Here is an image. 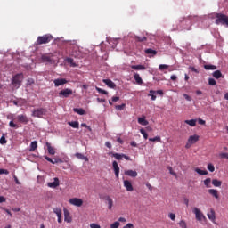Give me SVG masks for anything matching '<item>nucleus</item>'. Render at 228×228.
Instances as JSON below:
<instances>
[{"instance_id":"56","label":"nucleus","mask_w":228,"mask_h":228,"mask_svg":"<svg viewBox=\"0 0 228 228\" xmlns=\"http://www.w3.org/2000/svg\"><path fill=\"white\" fill-rule=\"evenodd\" d=\"M198 123L200 124V126H206V121L202 118H199Z\"/></svg>"},{"instance_id":"18","label":"nucleus","mask_w":228,"mask_h":228,"mask_svg":"<svg viewBox=\"0 0 228 228\" xmlns=\"http://www.w3.org/2000/svg\"><path fill=\"white\" fill-rule=\"evenodd\" d=\"M125 175H128V177H138V172L129 169L125 171Z\"/></svg>"},{"instance_id":"12","label":"nucleus","mask_w":228,"mask_h":228,"mask_svg":"<svg viewBox=\"0 0 228 228\" xmlns=\"http://www.w3.org/2000/svg\"><path fill=\"white\" fill-rule=\"evenodd\" d=\"M207 216L208 219H210L211 222H213V224H216V222H215V220H216V216L213 208H211L209 213L207 214Z\"/></svg>"},{"instance_id":"48","label":"nucleus","mask_w":228,"mask_h":228,"mask_svg":"<svg viewBox=\"0 0 228 228\" xmlns=\"http://www.w3.org/2000/svg\"><path fill=\"white\" fill-rule=\"evenodd\" d=\"M149 142H161V137L160 136H156L154 138H150Z\"/></svg>"},{"instance_id":"27","label":"nucleus","mask_w":228,"mask_h":228,"mask_svg":"<svg viewBox=\"0 0 228 228\" xmlns=\"http://www.w3.org/2000/svg\"><path fill=\"white\" fill-rule=\"evenodd\" d=\"M185 124H188V126H191V127H195L197 126V119H190V120H185Z\"/></svg>"},{"instance_id":"5","label":"nucleus","mask_w":228,"mask_h":228,"mask_svg":"<svg viewBox=\"0 0 228 228\" xmlns=\"http://www.w3.org/2000/svg\"><path fill=\"white\" fill-rule=\"evenodd\" d=\"M192 213L195 214L196 220H198V222H202V220H206V216H204V214L202 213V211H200V209L194 208L192 209Z\"/></svg>"},{"instance_id":"24","label":"nucleus","mask_w":228,"mask_h":228,"mask_svg":"<svg viewBox=\"0 0 228 228\" xmlns=\"http://www.w3.org/2000/svg\"><path fill=\"white\" fill-rule=\"evenodd\" d=\"M131 69H133V70H146L147 68L142 64H139V65H132Z\"/></svg>"},{"instance_id":"40","label":"nucleus","mask_w":228,"mask_h":228,"mask_svg":"<svg viewBox=\"0 0 228 228\" xmlns=\"http://www.w3.org/2000/svg\"><path fill=\"white\" fill-rule=\"evenodd\" d=\"M95 90H97V92L99 93V94H102V95H108V91H106V90H103V89H102V88H100V87H95Z\"/></svg>"},{"instance_id":"58","label":"nucleus","mask_w":228,"mask_h":228,"mask_svg":"<svg viewBox=\"0 0 228 228\" xmlns=\"http://www.w3.org/2000/svg\"><path fill=\"white\" fill-rule=\"evenodd\" d=\"M168 217L170 218V220H173V222H174L175 220V214L170 213Z\"/></svg>"},{"instance_id":"51","label":"nucleus","mask_w":228,"mask_h":228,"mask_svg":"<svg viewBox=\"0 0 228 228\" xmlns=\"http://www.w3.org/2000/svg\"><path fill=\"white\" fill-rule=\"evenodd\" d=\"M159 70H165V69H168V65L167 64H160L159 66Z\"/></svg>"},{"instance_id":"35","label":"nucleus","mask_w":228,"mask_h":228,"mask_svg":"<svg viewBox=\"0 0 228 228\" xmlns=\"http://www.w3.org/2000/svg\"><path fill=\"white\" fill-rule=\"evenodd\" d=\"M42 60L46 63H51L53 61V59H51V56L49 55H43Z\"/></svg>"},{"instance_id":"15","label":"nucleus","mask_w":228,"mask_h":228,"mask_svg":"<svg viewBox=\"0 0 228 228\" xmlns=\"http://www.w3.org/2000/svg\"><path fill=\"white\" fill-rule=\"evenodd\" d=\"M53 213H55V215L57 216L58 223L61 224V222H62V220H61V215H62L61 209L58 208H53Z\"/></svg>"},{"instance_id":"50","label":"nucleus","mask_w":228,"mask_h":228,"mask_svg":"<svg viewBox=\"0 0 228 228\" xmlns=\"http://www.w3.org/2000/svg\"><path fill=\"white\" fill-rule=\"evenodd\" d=\"M10 127H13L14 129H19V126L17 124H14L13 121L9 122Z\"/></svg>"},{"instance_id":"14","label":"nucleus","mask_w":228,"mask_h":228,"mask_svg":"<svg viewBox=\"0 0 228 228\" xmlns=\"http://www.w3.org/2000/svg\"><path fill=\"white\" fill-rule=\"evenodd\" d=\"M64 222H67L68 224L72 222V216H70V212H69L67 208H64Z\"/></svg>"},{"instance_id":"32","label":"nucleus","mask_w":228,"mask_h":228,"mask_svg":"<svg viewBox=\"0 0 228 228\" xmlns=\"http://www.w3.org/2000/svg\"><path fill=\"white\" fill-rule=\"evenodd\" d=\"M204 69L205 70H216V66L207 64V65H204Z\"/></svg>"},{"instance_id":"23","label":"nucleus","mask_w":228,"mask_h":228,"mask_svg":"<svg viewBox=\"0 0 228 228\" xmlns=\"http://www.w3.org/2000/svg\"><path fill=\"white\" fill-rule=\"evenodd\" d=\"M46 147H47L48 154H51L52 156H54V154H56V151L54 150V148L51 146V143L46 142Z\"/></svg>"},{"instance_id":"42","label":"nucleus","mask_w":228,"mask_h":228,"mask_svg":"<svg viewBox=\"0 0 228 228\" xmlns=\"http://www.w3.org/2000/svg\"><path fill=\"white\" fill-rule=\"evenodd\" d=\"M156 94V91L151 90L150 94H148L149 97H151V101H154L156 99V94Z\"/></svg>"},{"instance_id":"63","label":"nucleus","mask_w":228,"mask_h":228,"mask_svg":"<svg viewBox=\"0 0 228 228\" xmlns=\"http://www.w3.org/2000/svg\"><path fill=\"white\" fill-rule=\"evenodd\" d=\"M220 158H224V159H228V153H221Z\"/></svg>"},{"instance_id":"53","label":"nucleus","mask_w":228,"mask_h":228,"mask_svg":"<svg viewBox=\"0 0 228 228\" xmlns=\"http://www.w3.org/2000/svg\"><path fill=\"white\" fill-rule=\"evenodd\" d=\"M125 108H126V104L125 103H123L121 105H117L116 106V110H122Z\"/></svg>"},{"instance_id":"61","label":"nucleus","mask_w":228,"mask_h":228,"mask_svg":"<svg viewBox=\"0 0 228 228\" xmlns=\"http://www.w3.org/2000/svg\"><path fill=\"white\" fill-rule=\"evenodd\" d=\"M190 69L191 72H195L196 74H199V69H195V67H190Z\"/></svg>"},{"instance_id":"22","label":"nucleus","mask_w":228,"mask_h":228,"mask_svg":"<svg viewBox=\"0 0 228 228\" xmlns=\"http://www.w3.org/2000/svg\"><path fill=\"white\" fill-rule=\"evenodd\" d=\"M138 124L141 126H149V121L145 119V116L138 118Z\"/></svg>"},{"instance_id":"3","label":"nucleus","mask_w":228,"mask_h":228,"mask_svg":"<svg viewBox=\"0 0 228 228\" xmlns=\"http://www.w3.org/2000/svg\"><path fill=\"white\" fill-rule=\"evenodd\" d=\"M216 24H223V26H228V16L222 13L216 15Z\"/></svg>"},{"instance_id":"7","label":"nucleus","mask_w":228,"mask_h":228,"mask_svg":"<svg viewBox=\"0 0 228 228\" xmlns=\"http://www.w3.org/2000/svg\"><path fill=\"white\" fill-rule=\"evenodd\" d=\"M100 199H102V200H106L107 204H108V209L110 211H111V209H113V199H111V197H110V195H105V196H100Z\"/></svg>"},{"instance_id":"2","label":"nucleus","mask_w":228,"mask_h":228,"mask_svg":"<svg viewBox=\"0 0 228 228\" xmlns=\"http://www.w3.org/2000/svg\"><path fill=\"white\" fill-rule=\"evenodd\" d=\"M24 75L22 73H19L12 77V84L13 85V86H15V88H20V85H22Z\"/></svg>"},{"instance_id":"62","label":"nucleus","mask_w":228,"mask_h":228,"mask_svg":"<svg viewBox=\"0 0 228 228\" xmlns=\"http://www.w3.org/2000/svg\"><path fill=\"white\" fill-rule=\"evenodd\" d=\"M168 170H169V174H171V175H177L175 174V172H174V170H172V167H168Z\"/></svg>"},{"instance_id":"8","label":"nucleus","mask_w":228,"mask_h":228,"mask_svg":"<svg viewBox=\"0 0 228 228\" xmlns=\"http://www.w3.org/2000/svg\"><path fill=\"white\" fill-rule=\"evenodd\" d=\"M69 203L71 204V206H76L77 208H81L83 206V200L79 198H73L69 200Z\"/></svg>"},{"instance_id":"52","label":"nucleus","mask_w":228,"mask_h":228,"mask_svg":"<svg viewBox=\"0 0 228 228\" xmlns=\"http://www.w3.org/2000/svg\"><path fill=\"white\" fill-rule=\"evenodd\" d=\"M3 174L8 175V174H10V171H8L7 169H0V175Z\"/></svg>"},{"instance_id":"45","label":"nucleus","mask_w":228,"mask_h":228,"mask_svg":"<svg viewBox=\"0 0 228 228\" xmlns=\"http://www.w3.org/2000/svg\"><path fill=\"white\" fill-rule=\"evenodd\" d=\"M208 85L210 86H216V80H215L214 78H209L208 79Z\"/></svg>"},{"instance_id":"19","label":"nucleus","mask_w":228,"mask_h":228,"mask_svg":"<svg viewBox=\"0 0 228 228\" xmlns=\"http://www.w3.org/2000/svg\"><path fill=\"white\" fill-rule=\"evenodd\" d=\"M103 83H105L109 88H117V85L114 84L111 79H103Z\"/></svg>"},{"instance_id":"9","label":"nucleus","mask_w":228,"mask_h":228,"mask_svg":"<svg viewBox=\"0 0 228 228\" xmlns=\"http://www.w3.org/2000/svg\"><path fill=\"white\" fill-rule=\"evenodd\" d=\"M54 86L58 88V86H63V85H67L69 81L65 78H57L53 80Z\"/></svg>"},{"instance_id":"59","label":"nucleus","mask_w":228,"mask_h":228,"mask_svg":"<svg viewBox=\"0 0 228 228\" xmlns=\"http://www.w3.org/2000/svg\"><path fill=\"white\" fill-rule=\"evenodd\" d=\"M118 101H120V97H118V96L112 97V102H117Z\"/></svg>"},{"instance_id":"26","label":"nucleus","mask_w":228,"mask_h":228,"mask_svg":"<svg viewBox=\"0 0 228 228\" xmlns=\"http://www.w3.org/2000/svg\"><path fill=\"white\" fill-rule=\"evenodd\" d=\"M199 140V135H191L188 139L189 143H191L193 145V143H197Z\"/></svg>"},{"instance_id":"25","label":"nucleus","mask_w":228,"mask_h":228,"mask_svg":"<svg viewBox=\"0 0 228 228\" xmlns=\"http://www.w3.org/2000/svg\"><path fill=\"white\" fill-rule=\"evenodd\" d=\"M38 147V142L37 141H33L31 143H30V149H29V151L30 152H35V151H37Z\"/></svg>"},{"instance_id":"34","label":"nucleus","mask_w":228,"mask_h":228,"mask_svg":"<svg viewBox=\"0 0 228 228\" xmlns=\"http://www.w3.org/2000/svg\"><path fill=\"white\" fill-rule=\"evenodd\" d=\"M112 155V158H115L116 159H118V161H120L123 158V154L120 153H110Z\"/></svg>"},{"instance_id":"36","label":"nucleus","mask_w":228,"mask_h":228,"mask_svg":"<svg viewBox=\"0 0 228 228\" xmlns=\"http://www.w3.org/2000/svg\"><path fill=\"white\" fill-rule=\"evenodd\" d=\"M194 170L200 175H208V171H206V170L199 169L198 167L195 168Z\"/></svg>"},{"instance_id":"33","label":"nucleus","mask_w":228,"mask_h":228,"mask_svg":"<svg viewBox=\"0 0 228 228\" xmlns=\"http://www.w3.org/2000/svg\"><path fill=\"white\" fill-rule=\"evenodd\" d=\"M73 111L75 113H77V115H85L86 113V111H85L83 109H77V108H75L73 109Z\"/></svg>"},{"instance_id":"43","label":"nucleus","mask_w":228,"mask_h":228,"mask_svg":"<svg viewBox=\"0 0 228 228\" xmlns=\"http://www.w3.org/2000/svg\"><path fill=\"white\" fill-rule=\"evenodd\" d=\"M141 134H142L144 140H147L149 138V134H147V132L143 128L140 130Z\"/></svg>"},{"instance_id":"55","label":"nucleus","mask_w":228,"mask_h":228,"mask_svg":"<svg viewBox=\"0 0 228 228\" xmlns=\"http://www.w3.org/2000/svg\"><path fill=\"white\" fill-rule=\"evenodd\" d=\"M90 228H101V225H99L95 223H92V224H90Z\"/></svg>"},{"instance_id":"13","label":"nucleus","mask_w":228,"mask_h":228,"mask_svg":"<svg viewBox=\"0 0 228 228\" xmlns=\"http://www.w3.org/2000/svg\"><path fill=\"white\" fill-rule=\"evenodd\" d=\"M45 159H46V161H49V163H52L53 165H56L57 163H63V160L61 159H51L48 156H45Z\"/></svg>"},{"instance_id":"6","label":"nucleus","mask_w":228,"mask_h":228,"mask_svg":"<svg viewBox=\"0 0 228 228\" xmlns=\"http://www.w3.org/2000/svg\"><path fill=\"white\" fill-rule=\"evenodd\" d=\"M47 113V110L44 108L36 109L32 112V117H37L38 118H41L43 115H45Z\"/></svg>"},{"instance_id":"30","label":"nucleus","mask_w":228,"mask_h":228,"mask_svg":"<svg viewBox=\"0 0 228 228\" xmlns=\"http://www.w3.org/2000/svg\"><path fill=\"white\" fill-rule=\"evenodd\" d=\"M75 156L78 159H83L84 161H88V157H86L85 155H83V153H76Z\"/></svg>"},{"instance_id":"38","label":"nucleus","mask_w":228,"mask_h":228,"mask_svg":"<svg viewBox=\"0 0 228 228\" xmlns=\"http://www.w3.org/2000/svg\"><path fill=\"white\" fill-rule=\"evenodd\" d=\"M6 143H8V141L6 140V135L4 134H3L0 138V144L4 145Z\"/></svg>"},{"instance_id":"57","label":"nucleus","mask_w":228,"mask_h":228,"mask_svg":"<svg viewBox=\"0 0 228 228\" xmlns=\"http://www.w3.org/2000/svg\"><path fill=\"white\" fill-rule=\"evenodd\" d=\"M3 209H4V211H5V213H7V215H9L11 216V218L13 216V215L8 208H4Z\"/></svg>"},{"instance_id":"11","label":"nucleus","mask_w":228,"mask_h":228,"mask_svg":"<svg viewBox=\"0 0 228 228\" xmlns=\"http://www.w3.org/2000/svg\"><path fill=\"white\" fill-rule=\"evenodd\" d=\"M112 167H113L114 174H115L117 179H118V175L120 174V167H118V163H117V161H113Z\"/></svg>"},{"instance_id":"29","label":"nucleus","mask_w":228,"mask_h":228,"mask_svg":"<svg viewBox=\"0 0 228 228\" xmlns=\"http://www.w3.org/2000/svg\"><path fill=\"white\" fill-rule=\"evenodd\" d=\"M69 126H71L73 129H79V122L77 121H71L68 122Z\"/></svg>"},{"instance_id":"49","label":"nucleus","mask_w":228,"mask_h":228,"mask_svg":"<svg viewBox=\"0 0 228 228\" xmlns=\"http://www.w3.org/2000/svg\"><path fill=\"white\" fill-rule=\"evenodd\" d=\"M179 225L181 228H188V226L186 225V221L185 220H181L179 222Z\"/></svg>"},{"instance_id":"47","label":"nucleus","mask_w":228,"mask_h":228,"mask_svg":"<svg viewBox=\"0 0 228 228\" xmlns=\"http://www.w3.org/2000/svg\"><path fill=\"white\" fill-rule=\"evenodd\" d=\"M207 168L209 172H215V166L213 164H208Z\"/></svg>"},{"instance_id":"54","label":"nucleus","mask_w":228,"mask_h":228,"mask_svg":"<svg viewBox=\"0 0 228 228\" xmlns=\"http://www.w3.org/2000/svg\"><path fill=\"white\" fill-rule=\"evenodd\" d=\"M81 127H86V129H88V131H92V127L86 125V123H82Z\"/></svg>"},{"instance_id":"1","label":"nucleus","mask_w":228,"mask_h":228,"mask_svg":"<svg viewBox=\"0 0 228 228\" xmlns=\"http://www.w3.org/2000/svg\"><path fill=\"white\" fill-rule=\"evenodd\" d=\"M53 36L51 34H45L44 36H39L37 39V45H42L44 44H49L53 40Z\"/></svg>"},{"instance_id":"21","label":"nucleus","mask_w":228,"mask_h":228,"mask_svg":"<svg viewBox=\"0 0 228 228\" xmlns=\"http://www.w3.org/2000/svg\"><path fill=\"white\" fill-rule=\"evenodd\" d=\"M209 195H212L215 199H219L220 196H218V190L216 189H209L208 191Z\"/></svg>"},{"instance_id":"17","label":"nucleus","mask_w":228,"mask_h":228,"mask_svg":"<svg viewBox=\"0 0 228 228\" xmlns=\"http://www.w3.org/2000/svg\"><path fill=\"white\" fill-rule=\"evenodd\" d=\"M124 186L126 187V191H133V183L129 182L128 180L124 181Z\"/></svg>"},{"instance_id":"31","label":"nucleus","mask_w":228,"mask_h":228,"mask_svg":"<svg viewBox=\"0 0 228 228\" xmlns=\"http://www.w3.org/2000/svg\"><path fill=\"white\" fill-rule=\"evenodd\" d=\"M212 184H213V186H215L216 188H220V186H222V181L214 179V180H212Z\"/></svg>"},{"instance_id":"64","label":"nucleus","mask_w":228,"mask_h":228,"mask_svg":"<svg viewBox=\"0 0 228 228\" xmlns=\"http://www.w3.org/2000/svg\"><path fill=\"white\" fill-rule=\"evenodd\" d=\"M133 224L128 223L126 226H124L123 228H133Z\"/></svg>"},{"instance_id":"16","label":"nucleus","mask_w":228,"mask_h":228,"mask_svg":"<svg viewBox=\"0 0 228 228\" xmlns=\"http://www.w3.org/2000/svg\"><path fill=\"white\" fill-rule=\"evenodd\" d=\"M17 118L18 122H20L21 124H28L29 122V120L28 119V116L26 115H19Z\"/></svg>"},{"instance_id":"20","label":"nucleus","mask_w":228,"mask_h":228,"mask_svg":"<svg viewBox=\"0 0 228 228\" xmlns=\"http://www.w3.org/2000/svg\"><path fill=\"white\" fill-rule=\"evenodd\" d=\"M134 79L137 83V85H143V80L142 79V77H140V74L134 73Z\"/></svg>"},{"instance_id":"60","label":"nucleus","mask_w":228,"mask_h":228,"mask_svg":"<svg viewBox=\"0 0 228 228\" xmlns=\"http://www.w3.org/2000/svg\"><path fill=\"white\" fill-rule=\"evenodd\" d=\"M183 97L186 101H189V102L191 101V97L186 94H183Z\"/></svg>"},{"instance_id":"39","label":"nucleus","mask_w":228,"mask_h":228,"mask_svg":"<svg viewBox=\"0 0 228 228\" xmlns=\"http://www.w3.org/2000/svg\"><path fill=\"white\" fill-rule=\"evenodd\" d=\"M145 53L146 54H158V52L156 50H153V49H151V48H148L145 50Z\"/></svg>"},{"instance_id":"28","label":"nucleus","mask_w":228,"mask_h":228,"mask_svg":"<svg viewBox=\"0 0 228 228\" xmlns=\"http://www.w3.org/2000/svg\"><path fill=\"white\" fill-rule=\"evenodd\" d=\"M212 76H213V77H215V79H220V77H222V71L216 70L213 72Z\"/></svg>"},{"instance_id":"46","label":"nucleus","mask_w":228,"mask_h":228,"mask_svg":"<svg viewBox=\"0 0 228 228\" xmlns=\"http://www.w3.org/2000/svg\"><path fill=\"white\" fill-rule=\"evenodd\" d=\"M118 227H120V222L118 221H116L110 224V228H118Z\"/></svg>"},{"instance_id":"10","label":"nucleus","mask_w":228,"mask_h":228,"mask_svg":"<svg viewBox=\"0 0 228 228\" xmlns=\"http://www.w3.org/2000/svg\"><path fill=\"white\" fill-rule=\"evenodd\" d=\"M48 188H58L60 186V179L58 177L53 178V182L47 183Z\"/></svg>"},{"instance_id":"41","label":"nucleus","mask_w":228,"mask_h":228,"mask_svg":"<svg viewBox=\"0 0 228 228\" xmlns=\"http://www.w3.org/2000/svg\"><path fill=\"white\" fill-rule=\"evenodd\" d=\"M204 184L207 188H211V178H207L204 180Z\"/></svg>"},{"instance_id":"44","label":"nucleus","mask_w":228,"mask_h":228,"mask_svg":"<svg viewBox=\"0 0 228 228\" xmlns=\"http://www.w3.org/2000/svg\"><path fill=\"white\" fill-rule=\"evenodd\" d=\"M135 40H136V42H145V40H147V37H140V36H137V37H135Z\"/></svg>"},{"instance_id":"37","label":"nucleus","mask_w":228,"mask_h":228,"mask_svg":"<svg viewBox=\"0 0 228 228\" xmlns=\"http://www.w3.org/2000/svg\"><path fill=\"white\" fill-rule=\"evenodd\" d=\"M67 63H69L70 67H77V64L74 62V59L72 58H66Z\"/></svg>"},{"instance_id":"4","label":"nucleus","mask_w":228,"mask_h":228,"mask_svg":"<svg viewBox=\"0 0 228 228\" xmlns=\"http://www.w3.org/2000/svg\"><path fill=\"white\" fill-rule=\"evenodd\" d=\"M74 94V91L72 89L65 88L59 92V97H62L64 99H69L70 95Z\"/></svg>"}]
</instances>
